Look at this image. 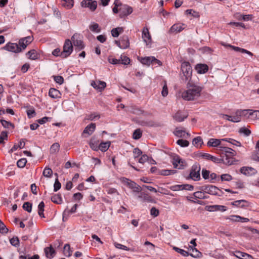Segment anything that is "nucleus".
I'll list each match as a JSON object with an SVG mask.
<instances>
[{
	"label": "nucleus",
	"mask_w": 259,
	"mask_h": 259,
	"mask_svg": "<svg viewBox=\"0 0 259 259\" xmlns=\"http://www.w3.org/2000/svg\"><path fill=\"white\" fill-rule=\"evenodd\" d=\"M203 88L189 80L187 84V90L182 94V98L186 101L197 100L201 96Z\"/></svg>",
	"instance_id": "f257e3e1"
},
{
	"label": "nucleus",
	"mask_w": 259,
	"mask_h": 259,
	"mask_svg": "<svg viewBox=\"0 0 259 259\" xmlns=\"http://www.w3.org/2000/svg\"><path fill=\"white\" fill-rule=\"evenodd\" d=\"M199 189L205 192L206 193L212 195L221 196L223 194V192L217 187L210 185H205L199 187Z\"/></svg>",
	"instance_id": "f03ea898"
},
{
	"label": "nucleus",
	"mask_w": 259,
	"mask_h": 259,
	"mask_svg": "<svg viewBox=\"0 0 259 259\" xmlns=\"http://www.w3.org/2000/svg\"><path fill=\"white\" fill-rule=\"evenodd\" d=\"M181 70L183 74L182 79L185 81L190 80L192 73L190 64L188 62H183L181 65Z\"/></svg>",
	"instance_id": "7ed1b4c3"
},
{
	"label": "nucleus",
	"mask_w": 259,
	"mask_h": 259,
	"mask_svg": "<svg viewBox=\"0 0 259 259\" xmlns=\"http://www.w3.org/2000/svg\"><path fill=\"white\" fill-rule=\"evenodd\" d=\"M200 165L198 163H194L191 169L189 177L190 178L195 181L200 180Z\"/></svg>",
	"instance_id": "20e7f679"
},
{
	"label": "nucleus",
	"mask_w": 259,
	"mask_h": 259,
	"mask_svg": "<svg viewBox=\"0 0 259 259\" xmlns=\"http://www.w3.org/2000/svg\"><path fill=\"white\" fill-rule=\"evenodd\" d=\"M73 51L72 42L69 39H66L63 46V51L60 53L61 57L65 58L68 57Z\"/></svg>",
	"instance_id": "39448f33"
},
{
	"label": "nucleus",
	"mask_w": 259,
	"mask_h": 259,
	"mask_svg": "<svg viewBox=\"0 0 259 259\" xmlns=\"http://www.w3.org/2000/svg\"><path fill=\"white\" fill-rule=\"evenodd\" d=\"M171 162L174 168L179 169H184L186 166V163L184 160H183L179 155H174L172 157Z\"/></svg>",
	"instance_id": "423d86ee"
},
{
	"label": "nucleus",
	"mask_w": 259,
	"mask_h": 259,
	"mask_svg": "<svg viewBox=\"0 0 259 259\" xmlns=\"http://www.w3.org/2000/svg\"><path fill=\"white\" fill-rule=\"evenodd\" d=\"M220 150L222 153L225 154V156H223V158H227V159H230L232 160V164H234L235 162L233 156L235 155V152L232 149L225 147V146H220Z\"/></svg>",
	"instance_id": "0eeeda50"
},
{
	"label": "nucleus",
	"mask_w": 259,
	"mask_h": 259,
	"mask_svg": "<svg viewBox=\"0 0 259 259\" xmlns=\"http://www.w3.org/2000/svg\"><path fill=\"white\" fill-rule=\"evenodd\" d=\"M121 182L129 188L132 189L134 192H139L141 191V186L127 178H122L121 179Z\"/></svg>",
	"instance_id": "6e6552de"
},
{
	"label": "nucleus",
	"mask_w": 259,
	"mask_h": 259,
	"mask_svg": "<svg viewBox=\"0 0 259 259\" xmlns=\"http://www.w3.org/2000/svg\"><path fill=\"white\" fill-rule=\"evenodd\" d=\"M3 49L6 51L15 53H18L22 51V49L19 47V44L16 43L8 42Z\"/></svg>",
	"instance_id": "1a4fd4ad"
},
{
	"label": "nucleus",
	"mask_w": 259,
	"mask_h": 259,
	"mask_svg": "<svg viewBox=\"0 0 259 259\" xmlns=\"http://www.w3.org/2000/svg\"><path fill=\"white\" fill-rule=\"evenodd\" d=\"M115 43L122 49H126L130 46L129 39L127 35L122 36L119 40H115Z\"/></svg>",
	"instance_id": "9d476101"
},
{
	"label": "nucleus",
	"mask_w": 259,
	"mask_h": 259,
	"mask_svg": "<svg viewBox=\"0 0 259 259\" xmlns=\"http://www.w3.org/2000/svg\"><path fill=\"white\" fill-rule=\"evenodd\" d=\"M132 12V8L126 5H121V7L119 8V17L120 18H123L131 14Z\"/></svg>",
	"instance_id": "9b49d317"
},
{
	"label": "nucleus",
	"mask_w": 259,
	"mask_h": 259,
	"mask_svg": "<svg viewBox=\"0 0 259 259\" xmlns=\"http://www.w3.org/2000/svg\"><path fill=\"white\" fill-rule=\"evenodd\" d=\"M71 40L75 47H77L79 50H81L84 48V45H83V41L81 39V36L80 34L75 33L71 37Z\"/></svg>",
	"instance_id": "f8f14e48"
},
{
	"label": "nucleus",
	"mask_w": 259,
	"mask_h": 259,
	"mask_svg": "<svg viewBox=\"0 0 259 259\" xmlns=\"http://www.w3.org/2000/svg\"><path fill=\"white\" fill-rule=\"evenodd\" d=\"M82 7L89 8L92 11H94L97 7V2L92 0H83L81 3Z\"/></svg>",
	"instance_id": "ddd939ff"
},
{
	"label": "nucleus",
	"mask_w": 259,
	"mask_h": 259,
	"mask_svg": "<svg viewBox=\"0 0 259 259\" xmlns=\"http://www.w3.org/2000/svg\"><path fill=\"white\" fill-rule=\"evenodd\" d=\"M33 40V37L28 36L19 39L18 44L22 49V51L26 48L27 46L30 44Z\"/></svg>",
	"instance_id": "4468645a"
},
{
	"label": "nucleus",
	"mask_w": 259,
	"mask_h": 259,
	"mask_svg": "<svg viewBox=\"0 0 259 259\" xmlns=\"http://www.w3.org/2000/svg\"><path fill=\"white\" fill-rule=\"evenodd\" d=\"M221 44L225 47H229V48H231L232 49H233V50H234L236 52H241L242 53H245V54H248V55L250 56H253V54L247 50H245L244 49H242V48H240L239 47H235V46H232V45H231L230 44H226L224 42H221Z\"/></svg>",
	"instance_id": "2eb2a0df"
},
{
	"label": "nucleus",
	"mask_w": 259,
	"mask_h": 259,
	"mask_svg": "<svg viewBox=\"0 0 259 259\" xmlns=\"http://www.w3.org/2000/svg\"><path fill=\"white\" fill-rule=\"evenodd\" d=\"M205 209L206 210L208 211H219L224 212L227 210V207L224 205H207L205 206Z\"/></svg>",
	"instance_id": "dca6fc26"
},
{
	"label": "nucleus",
	"mask_w": 259,
	"mask_h": 259,
	"mask_svg": "<svg viewBox=\"0 0 259 259\" xmlns=\"http://www.w3.org/2000/svg\"><path fill=\"white\" fill-rule=\"evenodd\" d=\"M210 160L217 163H223L226 165H232V160L230 159H227V158H219L216 157H214L212 155L211 156Z\"/></svg>",
	"instance_id": "f3484780"
},
{
	"label": "nucleus",
	"mask_w": 259,
	"mask_h": 259,
	"mask_svg": "<svg viewBox=\"0 0 259 259\" xmlns=\"http://www.w3.org/2000/svg\"><path fill=\"white\" fill-rule=\"evenodd\" d=\"M91 84L94 88L99 92H102L106 86L105 82L100 80L92 81Z\"/></svg>",
	"instance_id": "a211bd4d"
},
{
	"label": "nucleus",
	"mask_w": 259,
	"mask_h": 259,
	"mask_svg": "<svg viewBox=\"0 0 259 259\" xmlns=\"http://www.w3.org/2000/svg\"><path fill=\"white\" fill-rule=\"evenodd\" d=\"M240 171L241 174L247 176L253 175L257 172V170L251 167L247 166L241 167L240 169Z\"/></svg>",
	"instance_id": "6ab92c4d"
},
{
	"label": "nucleus",
	"mask_w": 259,
	"mask_h": 259,
	"mask_svg": "<svg viewBox=\"0 0 259 259\" xmlns=\"http://www.w3.org/2000/svg\"><path fill=\"white\" fill-rule=\"evenodd\" d=\"M142 37L147 45L151 41V37L147 27H144L142 31Z\"/></svg>",
	"instance_id": "aec40b11"
},
{
	"label": "nucleus",
	"mask_w": 259,
	"mask_h": 259,
	"mask_svg": "<svg viewBox=\"0 0 259 259\" xmlns=\"http://www.w3.org/2000/svg\"><path fill=\"white\" fill-rule=\"evenodd\" d=\"M195 69L198 74H204L208 70V66L205 64H197Z\"/></svg>",
	"instance_id": "412c9836"
},
{
	"label": "nucleus",
	"mask_w": 259,
	"mask_h": 259,
	"mask_svg": "<svg viewBox=\"0 0 259 259\" xmlns=\"http://www.w3.org/2000/svg\"><path fill=\"white\" fill-rule=\"evenodd\" d=\"M99 141L94 137L92 138L89 143L90 147L93 150L96 151H97L99 150Z\"/></svg>",
	"instance_id": "4be33fe9"
},
{
	"label": "nucleus",
	"mask_w": 259,
	"mask_h": 259,
	"mask_svg": "<svg viewBox=\"0 0 259 259\" xmlns=\"http://www.w3.org/2000/svg\"><path fill=\"white\" fill-rule=\"evenodd\" d=\"M187 117V114H183L182 112L181 111H178L173 115L174 119L178 122L184 121Z\"/></svg>",
	"instance_id": "5701e85b"
},
{
	"label": "nucleus",
	"mask_w": 259,
	"mask_h": 259,
	"mask_svg": "<svg viewBox=\"0 0 259 259\" xmlns=\"http://www.w3.org/2000/svg\"><path fill=\"white\" fill-rule=\"evenodd\" d=\"M96 128V124L91 123L87 125L83 131V134H87L88 136L91 135L95 131Z\"/></svg>",
	"instance_id": "b1692460"
},
{
	"label": "nucleus",
	"mask_w": 259,
	"mask_h": 259,
	"mask_svg": "<svg viewBox=\"0 0 259 259\" xmlns=\"http://www.w3.org/2000/svg\"><path fill=\"white\" fill-rule=\"evenodd\" d=\"M231 205L239 207H246L248 206V202L245 200H239L231 202Z\"/></svg>",
	"instance_id": "393cba45"
},
{
	"label": "nucleus",
	"mask_w": 259,
	"mask_h": 259,
	"mask_svg": "<svg viewBox=\"0 0 259 259\" xmlns=\"http://www.w3.org/2000/svg\"><path fill=\"white\" fill-rule=\"evenodd\" d=\"M44 251L46 256L49 258H53L56 254V251L52 245H50V247H46L44 249Z\"/></svg>",
	"instance_id": "a878e982"
},
{
	"label": "nucleus",
	"mask_w": 259,
	"mask_h": 259,
	"mask_svg": "<svg viewBox=\"0 0 259 259\" xmlns=\"http://www.w3.org/2000/svg\"><path fill=\"white\" fill-rule=\"evenodd\" d=\"M175 135L180 138H188L190 136V134L188 133H186L185 131L182 130H179L176 128L174 132Z\"/></svg>",
	"instance_id": "bb28decb"
},
{
	"label": "nucleus",
	"mask_w": 259,
	"mask_h": 259,
	"mask_svg": "<svg viewBox=\"0 0 259 259\" xmlns=\"http://www.w3.org/2000/svg\"><path fill=\"white\" fill-rule=\"evenodd\" d=\"M234 255L241 259H253V257L250 254L240 251H235Z\"/></svg>",
	"instance_id": "cd10ccee"
},
{
	"label": "nucleus",
	"mask_w": 259,
	"mask_h": 259,
	"mask_svg": "<svg viewBox=\"0 0 259 259\" xmlns=\"http://www.w3.org/2000/svg\"><path fill=\"white\" fill-rule=\"evenodd\" d=\"M49 95L53 99H57L60 97L61 93L60 91L55 88H51L49 91Z\"/></svg>",
	"instance_id": "c85d7f7f"
},
{
	"label": "nucleus",
	"mask_w": 259,
	"mask_h": 259,
	"mask_svg": "<svg viewBox=\"0 0 259 259\" xmlns=\"http://www.w3.org/2000/svg\"><path fill=\"white\" fill-rule=\"evenodd\" d=\"M153 61H157L156 59L154 57H146L142 58L141 60V62L143 64L147 65L152 64Z\"/></svg>",
	"instance_id": "c756f323"
},
{
	"label": "nucleus",
	"mask_w": 259,
	"mask_h": 259,
	"mask_svg": "<svg viewBox=\"0 0 259 259\" xmlns=\"http://www.w3.org/2000/svg\"><path fill=\"white\" fill-rule=\"evenodd\" d=\"M222 140L217 139H210L208 141L207 145L209 147H218L220 145Z\"/></svg>",
	"instance_id": "7c9ffc66"
},
{
	"label": "nucleus",
	"mask_w": 259,
	"mask_h": 259,
	"mask_svg": "<svg viewBox=\"0 0 259 259\" xmlns=\"http://www.w3.org/2000/svg\"><path fill=\"white\" fill-rule=\"evenodd\" d=\"M206 193L202 191H199L195 192L193 193V196L195 198L198 199H208L209 198V196L207 195H206L205 194Z\"/></svg>",
	"instance_id": "2f4dec72"
},
{
	"label": "nucleus",
	"mask_w": 259,
	"mask_h": 259,
	"mask_svg": "<svg viewBox=\"0 0 259 259\" xmlns=\"http://www.w3.org/2000/svg\"><path fill=\"white\" fill-rule=\"evenodd\" d=\"M51 200L53 202L58 204H60L63 203V199L61 194H60L54 195L51 197Z\"/></svg>",
	"instance_id": "473e14b6"
},
{
	"label": "nucleus",
	"mask_w": 259,
	"mask_h": 259,
	"mask_svg": "<svg viewBox=\"0 0 259 259\" xmlns=\"http://www.w3.org/2000/svg\"><path fill=\"white\" fill-rule=\"evenodd\" d=\"M0 122L2 124L3 126L5 128H9L11 127L12 129H14L15 127L14 124L10 121H8L3 119H1L0 120Z\"/></svg>",
	"instance_id": "72a5a7b5"
},
{
	"label": "nucleus",
	"mask_w": 259,
	"mask_h": 259,
	"mask_svg": "<svg viewBox=\"0 0 259 259\" xmlns=\"http://www.w3.org/2000/svg\"><path fill=\"white\" fill-rule=\"evenodd\" d=\"M190 250L192 252L189 253V255L193 257H199L201 256V253L195 247L193 246H190Z\"/></svg>",
	"instance_id": "f704fd0d"
},
{
	"label": "nucleus",
	"mask_w": 259,
	"mask_h": 259,
	"mask_svg": "<svg viewBox=\"0 0 259 259\" xmlns=\"http://www.w3.org/2000/svg\"><path fill=\"white\" fill-rule=\"evenodd\" d=\"M27 55L28 58L31 60H36L38 57V55L35 50H31L28 52Z\"/></svg>",
	"instance_id": "c9c22d12"
},
{
	"label": "nucleus",
	"mask_w": 259,
	"mask_h": 259,
	"mask_svg": "<svg viewBox=\"0 0 259 259\" xmlns=\"http://www.w3.org/2000/svg\"><path fill=\"white\" fill-rule=\"evenodd\" d=\"M90 29L94 32H100L101 29L99 27V25L98 23L95 22H92L89 26Z\"/></svg>",
	"instance_id": "e433bc0d"
},
{
	"label": "nucleus",
	"mask_w": 259,
	"mask_h": 259,
	"mask_svg": "<svg viewBox=\"0 0 259 259\" xmlns=\"http://www.w3.org/2000/svg\"><path fill=\"white\" fill-rule=\"evenodd\" d=\"M64 255L66 257H69L72 254V251L70 249V246L69 244H66L63 248Z\"/></svg>",
	"instance_id": "4c0bfd02"
},
{
	"label": "nucleus",
	"mask_w": 259,
	"mask_h": 259,
	"mask_svg": "<svg viewBox=\"0 0 259 259\" xmlns=\"http://www.w3.org/2000/svg\"><path fill=\"white\" fill-rule=\"evenodd\" d=\"M110 142H102L99 144V147L101 151L106 152L110 147Z\"/></svg>",
	"instance_id": "58836bf2"
},
{
	"label": "nucleus",
	"mask_w": 259,
	"mask_h": 259,
	"mask_svg": "<svg viewBox=\"0 0 259 259\" xmlns=\"http://www.w3.org/2000/svg\"><path fill=\"white\" fill-rule=\"evenodd\" d=\"M203 143L202 139L200 137L195 138L192 141L193 145L197 147H200Z\"/></svg>",
	"instance_id": "ea45409f"
},
{
	"label": "nucleus",
	"mask_w": 259,
	"mask_h": 259,
	"mask_svg": "<svg viewBox=\"0 0 259 259\" xmlns=\"http://www.w3.org/2000/svg\"><path fill=\"white\" fill-rule=\"evenodd\" d=\"M184 28L182 27V26L181 24H174L173 25L170 29V31L171 32H179L182 31Z\"/></svg>",
	"instance_id": "a19ab883"
},
{
	"label": "nucleus",
	"mask_w": 259,
	"mask_h": 259,
	"mask_svg": "<svg viewBox=\"0 0 259 259\" xmlns=\"http://www.w3.org/2000/svg\"><path fill=\"white\" fill-rule=\"evenodd\" d=\"M45 207V203L43 201H41L39 203L38 205V213L39 215L41 218H45L44 211Z\"/></svg>",
	"instance_id": "79ce46f5"
},
{
	"label": "nucleus",
	"mask_w": 259,
	"mask_h": 259,
	"mask_svg": "<svg viewBox=\"0 0 259 259\" xmlns=\"http://www.w3.org/2000/svg\"><path fill=\"white\" fill-rule=\"evenodd\" d=\"M251 110V109L237 110V114L240 115V117L243 116L249 118L250 117L249 113Z\"/></svg>",
	"instance_id": "37998d69"
},
{
	"label": "nucleus",
	"mask_w": 259,
	"mask_h": 259,
	"mask_svg": "<svg viewBox=\"0 0 259 259\" xmlns=\"http://www.w3.org/2000/svg\"><path fill=\"white\" fill-rule=\"evenodd\" d=\"M138 197L141 199H142L144 201H151V198L150 196H149L148 194L144 193L141 192L138 196Z\"/></svg>",
	"instance_id": "c03bdc74"
},
{
	"label": "nucleus",
	"mask_w": 259,
	"mask_h": 259,
	"mask_svg": "<svg viewBox=\"0 0 259 259\" xmlns=\"http://www.w3.org/2000/svg\"><path fill=\"white\" fill-rule=\"evenodd\" d=\"M42 175L45 177L51 178L53 175V170L51 168L46 167L43 171Z\"/></svg>",
	"instance_id": "a18cd8bd"
},
{
	"label": "nucleus",
	"mask_w": 259,
	"mask_h": 259,
	"mask_svg": "<svg viewBox=\"0 0 259 259\" xmlns=\"http://www.w3.org/2000/svg\"><path fill=\"white\" fill-rule=\"evenodd\" d=\"M173 249L174 250H175L176 252H177L178 253H180L183 256H188L189 255V253L188 251H187L184 249H181L179 247L174 246L173 247Z\"/></svg>",
	"instance_id": "49530a36"
},
{
	"label": "nucleus",
	"mask_w": 259,
	"mask_h": 259,
	"mask_svg": "<svg viewBox=\"0 0 259 259\" xmlns=\"http://www.w3.org/2000/svg\"><path fill=\"white\" fill-rule=\"evenodd\" d=\"M77 206V204H75L72 206L70 210H67V209H65L63 212V220H64L65 215H68L69 213H74L76 210Z\"/></svg>",
	"instance_id": "de8ad7c7"
},
{
	"label": "nucleus",
	"mask_w": 259,
	"mask_h": 259,
	"mask_svg": "<svg viewBox=\"0 0 259 259\" xmlns=\"http://www.w3.org/2000/svg\"><path fill=\"white\" fill-rule=\"evenodd\" d=\"M100 115L97 113H91L86 115L85 119L88 120H93L96 118L99 119Z\"/></svg>",
	"instance_id": "09e8293b"
},
{
	"label": "nucleus",
	"mask_w": 259,
	"mask_h": 259,
	"mask_svg": "<svg viewBox=\"0 0 259 259\" xmlns=\"http://www.w3.org/2000/svg\"><path fill=\"white\" fill-rule=\"evenodd\" d=\"M222 141H227L236 146H238V147L241 146V144L240 142L237 141L233 139H222Z\"/></svg>",
	"instance_id": "8fccbe9b"
},
{
	"label": "nucleus",
	"mask_w": 259,
	"mask_h": 259,
	"mask_svg": "<svg viewBox=\"0 0 259 259\" xmlns=\"http://www.w3.org/2000/svg\"><path fill=\"white\" fill-rule=\"evenodd\" d=\"M11 244L16 247L19 246L20 241L18 237H13L10 239Z\"/></svg>",
	"instance_id": "3c124183"
},
{
	"label": "nucleus",
	"mask_w": 259,
	"mask_h": 259,
	"mask_svg": "<svg viewBox=\"0 0 259 259\" xmlns=\"http://www.w3.org/2000/svg\"><path fill=\"white\" fill-rule=\"evenodd\" d=\"M119 59H120V63L124 65H128L131 62L130 59L125 55H121Z\"/></svg>",
	"instance_id": "603ef678"
},
{
	"label": "nucleus",
	"mask_w": 259,
	"mask_h": 259,
	"mask_svg": "<svg viewBox=\"0 0 259 259\" xmlns=\"http://www.w3.org/2000/svg\"><path fill=\"white\" fill-rule=\"evenodd\" d=\"M249 116L254 120L259 119V110H251L250 111Z\"/></svg>",
	"instance_id": "864d4df0"
},
{
	"label": "nucleus",
	"mask_w": 259,
	"mask_h": 259,
	"mask_svg": "<svg viewBox=\"0 0 259 259\" xmlns=\"http://www.w3.org/2000/svg\"><path fill=\"white\" fill-rule=\"evenodd\" d=\"M186 14H190L194 18H199L200 17V15L198 12L195 11L192 9H188L185 11Z\"/></svg>",
	"instance_id": "5fc2aeb1"
},
{
	"label": "nucleus",
	"mask_w": 259,
	"mask_h": 259,
	"mask_svg": "<svg viewBox=\"0 0 259 259\" xmlns=\"http://www.w3.org/2000/svg\"><path fill=\"white\" fill-rule=\"evenodd\" d=\"M177 144L182 147H186L189 146V142L186 140L179 139L177 141Z\"/></svg>",
	"instance_id": "6e6d98bb"
},
{
	"label": "nucleus",
	"mask_w": 259,
	"mask_h": 259,
	"mask_svg": "<svg viewBox=\"0 0 259 259\" xmlns=\"http://www.w3.org/2000/svg\"><path fill=\"white\" fill-rule=\"evenodd\" d=\"M142 134V133L140 129H137L133 133V138L135 140H138L141 137Z\"/></svg>",
	"instance_id": "4d7b16f0"
},
{
	"label": "nucleus",
	"mask_w": 259,
	"mask_h": 259,
	"mask_svg": "<svg viewBox=\"0 0 259 259\" xmlns=\"http://www.w3.org/2000/svg\"><path fill=\"white\" fill-rule=\"evenodd\" d=\"M8 139V132L6 131H3L0 134V144H4V140Z\"/></svg>",
	"instance_id": "13d9d810"
},
{
	"label": "nucleus",
	"mask_w": 259,
	"mask_h": 259,
	"mask_svg": "<svg viewBox=\"0 0 259 259\" xmlns=\"http://www.w3.org/2000/svg\"><path fill=\"white\" fill-rule=\"evenodd\" d=\"M60 145L58 143H54L51 147L50 151L52 153H55L59 150Z\"/></svg>",
	"instance_id": "bf43d9fd"
},
{
	"label": "nucleus",
	"mask_w": 259,
	"mask_h": 259,
	"mask_svg": "<svg viewBox=\"0 0 259 259\" xmlns=\"http://www.w3.org/2000/svg\"><path fill=\"white\" fill-rule=\"evenodd\" d=\"M64 3L63 5L68 9H71L73 6V0H63Z\"/></svg>",
	"instance_id": "052dcab7"
},
{
	"label": "nucleus",
	"mask_w": 259,
	"mask_h": 259,
	"mask_svg": "<svg viewBox=\"0 0 259 259\" xmlns=\"http://www.w3.org/2000/svg\"><path fill=\"white\" fill-rule=\"evenodd\" d=\"M23 208L28 212L32 210V204L29 202H25L23 205Z\"/></svg>",
	"instance_id": "680f3d73"
},
{
	"label": "nucleus",
	"mask_w": 259,
	"mask_h": 259,
	"mask_svg": "<svg viewBox=\"0 0 259 259\" xmlns=\"http://www.w3.org/2000/svg\"><path fill=\"white\" fill-rule=\"evenodd\" d=\"M53 77L55 80V81L59 84H62L64 82V78L62 76L60 75H57V76H53Z\"/></svg>",
	"instance_id": "e2e57ef3"
},
{
	"label": "nucleus",
	"mask_w": 259,
	"mask_h": 259,
	"mask_svg": "<svg viewBox=\"0 0 259 259\" xmlns=\"http://www.w3.org/2000/svg\"><path fill=\"white\" fill-rule=\"evenodd\" d=\"M8 229L4 223L0 220V233L2 234L7 233Z\"/></svg>",
	"instance_id": "0e129e2a"
},
{
	"label": "nucleus",
	"mask_w": 259,
	"mask_h": 259,
	"mask_svg": "<svg viewBox=\"0 0 259 259\" xmlns=\"http://www.w3.org/2000/svg\"><path fill=\"white\" fill-rule=\"evenodd\" d=\"M221 179L222 181H230L232 180V177L229 174H223L221 176Z\"/></svg>",
	"instance_id": "69168bd1"
},
{
	"label": "nucleus",
	"mask_w": 259,
	"mask_h": 259,
	"mask_svg": "<svg viewBox=\"0 0 259 259\" xmlns=\"http://www.w3.org/2000/svg\"><path fill=\"white\" fill-rule=\"evenodd\" d=\"M241 121L240 115L237 114V110L235 112V115L232 116V119H230V121L233 122H238Z\"/></svg>",
	"instance_id": "338daca9"
},
{
	"label": "nucleus",
	"mask_w": 259,
	"mask_h": 259,
	"mask_svg": "<svg viewBox=\"0 0 259 259\" xmlns=\"http://www.w3.org/2000/svg\"><path fill=\"white\" fill-rule=\"evenodd\" d=\"M26 162V159L21 158L17 161V165L19 167L23 168L25 166Z\"/></svg>",
	"instance_id": "774afa93"
}]
</instances>
